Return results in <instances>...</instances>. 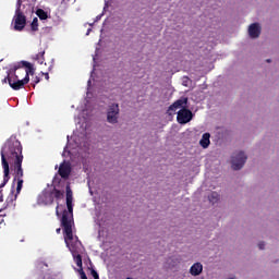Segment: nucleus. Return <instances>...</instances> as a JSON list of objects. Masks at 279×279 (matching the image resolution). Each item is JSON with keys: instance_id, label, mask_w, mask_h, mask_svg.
Here are the masks:
<instances>
[{"instance_id": "c756f323", "label": "nucleus", "mask_w": 279, "mask_h": 279, "mask_svg": "<svg viewBox=\"0 0 279 279\" xmlns=\"http://www.w3.org/2000/svg\"><path fill=\"white\" fill-rule=\"evenodd\" d=\"M41 75H45V80H49V73H47V72H46V73H43V72H41Z\"/></svg>"}, {"instance_id": "4be33fe9", "label": "nucleus", "mask_w": 279, "mask_h": 279, "mask_svg": "<svg viewBox=\"0 0 279 279\" xmlns=\"http://www.w3.org/2000/svg\"><path fill=\"white\" fill-rule=\"evenodd\" d=\"M33 32H38V17H35L31 24Z\"/></svg>"}, {"instance_id": "cd10ccee", "label": "nucleus", "mask_w": 279, "mask_h": 279, "mask_svg": "<svg viewBox=\"0 0 279 279\" xmlns=\"http://www.w3.org/2000/svg\"><path fill=\"white\" fill-rule=\"evenodd\" d=\"M44 56H45V51L39 52V53L37 54V60H40V58H43Z\"/></svg>"}, {"instance_id": "6ab92c4d", "label": "nucleus", "mask_w": 279, "mask_h": 279, "mask_svg": "<svg viewBox=\"0 0 279 279\" xmlns=\"http://www.w3.org/2000/svg\"><path fill=\"white\" fill-rule=\"evenodd\" d=\"M208 199L210 204H217L219 202V193L211 192L210 195L208 196Z\"/></svg>"}, {"instance_id": "2eb2a0df", "label": "nucleus", "mask_w": 279, "mask_h": 279, "mask_svg": "<svg viewBox=\"0 0 279 279\" xmlns=\"http://www.w3.org/2000/svg\"><path fill=\"white\" fill-rule=\"evenodd\" d=\"M36 15L38 19H40V21H47L49 19V14L43 9H37Z\"/></svg>"}, {"instance_id": "a211bd4d", "label": "nucleus", "mask_w": 279, "mask_h": 279, "mask_svg": "<svg viewBox=\"0 0 279 279\" xmlns=\"http://www.w3.org/2000/svg\"><path fill=\"white\" fill-rule=\"evenodd\" d=\"M8 182H10V175H4L3 182L0 184V202H3V193H1V190L8 184Z\"/></svg>"}, {"instance_id": "c85d7f7f", "label": "nucleus", "mask_w": 279, "mask_h": 279, "mask_svg": "<svg viewBox=\"0 0 279 279\" xmlns=\"http://www.w3.org/2000/svg\"><path fill=\"white\" fill-rule=\"evenodd\" d=\"M59 208H60V205H58L57 208H56V215H57V217H60Z\"/></svg>"}, {"instance_id": "9d476101", "label": "nucleus", "mask_w": 279, "mask_h": 279, "mask_svg": "<svg viewBox=\"0 0 279 279\" xmlns=\"http://www.w3.org/2000/svg\"><path fill=\"white\" fill-rule=\"evenodd\" d=\"M189 104V98L187 97H182L178 100H175L169 108H168V114H173L175 110H179V108H183Z\"/></svg>"}, {"instance_id": "2f4dec72", "label": "nucleus", "mask_w": 279, "mask_h": 279, "mask_svg": "<svg viewBox=\"0 0 279 279\" xmlns=\"http://www.w3.org/2000/svg\"><path fill=\"white\" fill-rule=\"evenodd\" d=\"M56 232H57V234H60V232H62V229L58 228V229L56 230Z\"/></svg>"}, {"instance_id": "f3484780", "label": "nucleus", "mask_w": 279, "mask_h": 279, "mask_svg": "<svg viewBox=\"0 0 279 279\" xmlns=\"http://www.w3.org/2000/svg\"><path fill=\"white\" fill-rule=\"evenodd\" d=\"M74 262L76 263V266L78 267V269H84L82 267V255L80 253H74L72 254Z\"/></svg>"}, {"instance_id": "b1692460", "label": "nucleus", "mask_w": 279, "mask_h": 279, "mask_svg": "<svg viewBox=\"0 0 279 279\" xmlns=\"http://www.w3.org/2000/svg\"><path fill=\"white\" fill-rule=\"evenodd\" d=\"M33 87L36 88V84H40V76L33 77Z\"/></svg>"}, {"instance_id": "0eeeda50", "label": "nucleus", "mask_w": 279, "mask_h": 279, "mask_svg": "<svg viewBox=\"0 0 279 279\" xmlns=\"http://www.w3.org/2000/svg\"><path fill=\"white\" fill-rule=\"evenodd\" d=\"M177 121L180 125H186V123H191L193 121V112L190 109L183 107L177 113Z\"/></svg>"}, {"instance_id": "6e6552de", "label": "nucleus", "mask_w": 279, "mask_h": 279, "mask_svg": "<svg viewBox=\"0 0 279 279\" xmlns=\"http://www.w3.org/2000/svg\"><path fill=\"white\" fill-rule=\"evenodd\" d=\"M108 123H118L119 121V104H112L107 111Z\"/></svg>"}, {"instance_id": "393cba45", "label": "nucleus", "mask_w": 279, "mask_h": 279, "mask_svg": "<svg viewBox=\"0 0 279 279\" xmlns=\"http://www.w3.org/2000/svg\"><path fill=\"white\" fill-rule=\"evenodd\" d=\"M39 279H56L49 272H46L44 276H41Z\"/></svg>"}, {"instance_id": "20e7f679", "label": "nucleus", "mask_w": 279, "mask_h": 279, "mask_svg": "<svg viewBox=\"0 0 279 279\" xmlns=\"http://www.w3.org/2000/svg\"><path fill=\"white\" fill-rule=\"evenodd\" d=\"M245 162H247V155H245L244 151H235L231 156V167L234 171H240V169H243Z\"/></svg>"}, {"instance_id": "ddd939ff", "label": "nucleus", "mask_w": 279, "mask_h": 279, "mask_svg": "<svg viewBox=\"0 0 279 279\" xmlns=\"http://www.w3.org/2000/svg\"><path fill=\"white\" fill-rule=\"evenodd\" d=\"M202 271H204V266L202 265V263H195L190 268L191 276H199Z\"/></svg>"}, {"instance_id": "f8f14e48", "label": "nucleus", "mask_w": 279, "mask_h": 279, "mask_svg": "<svg viewBox=\"0 0 279 279\" xmlns=\"http://www.w3.org/2000/svg\"><path fill=\"white\" fill-rule=\"evenodd\" d=\"M248 36H251V38H258V36H260V25L258 23H253L250 25Z\"/></svg>"}, {"instance_id": "39448f33", "label": "nucleus", "mask_w": 279, "mask_h": 279, "mask_svg": "<svg viewBox=\"0 0 279 279\" xmlns=\"http://www.w3.org/2000/svg\"><path fill=\"white\" fill-rule=\"evenodd\" d=\"M13 23V29L15 32H23V29H25V26L27 25V17L25 16V14H23L20 7L15 10Z\"/></svg>"}, {"instance_id": "f03ea898", "label": "nucleus", "mask_w": 279, "mask_h": 279, "mask_svg": "<svg viewBox=\"0 0 279 279\" xmlns=\"http://www.w3.org/2000/svg\"><path fill=\"white\" fill-rule=\"evenodd\" d=\"M29 74L34 75L32 63L22 61L20 64L14 65L8 72L9 86L13 90H21L25 84H29Z\"/></svg>"}, {"instance_id": "5701e85b", "label": "nucleus", "mask_w": 279, "mask_h": 279, "mask_svg": "<svg viewBox=\"0 0 279 279\" xmlns=\"http://www.w3.org/2000/svg\"><path fill=\"white\" fill-rule=\"evenodd\" d=\"M90 269V276H93L94 279H99V274L94 268Z\"/></svg>"}, {"instance_id": "dca6fc26", "label": "nucleus", "mask_w": 279, "mask_h": 279, "mask_svg": "<svg viewBox=\"0 0 279 279\" xmlns=\"http://www.w3.org/2000/svg\"><path fill=\"white\" fill-rule=\"evenodd\" d=\"M50 193H52V199H62V197H64V192L56 187L52 191H50Z\"/></svg>"}, {"instance_id": "7ed1b4c3", "label": "nucleus", "mask_w": 279, "mask_h": 279, "mask_svg": "<svg viewBox=\"0 0 279 279\" xmlns=\"http://www.w3.org/2000/svg\"><path fill=\"white\" fill-rule=\"evenodd\" d=\"M61 227L63 228V236L71 254H80L82 252V242L77 236H73V219H66V215L61 217Z\"/></svg>"}, {"instance_id": "4468645a", "label": "nucleus", "mask_w": 279, "mask_h": 279, "mask_svg": "<svg viewBox=\"0 0 279 279\" xmlns=\"http://www.w3.org/2000/svg\"><path fill=\"white\" fill-rule=\"evenodd\" d=\"M199 145L203 147V149L208 148V146L210 145V133L203 134L199 141Z\"/></svg>"}, {"instance_id": "bb28decb", "label": "nucleus", "mask_w": 279, "mask_h": 279, "mask_svg": "<svg viewBox=\"0 0 279 279\" xmlns=\"http://www.w3.org/2000/svg\"><path fill=\"white\" fill-rule=\"evenodd\" d=\"M258 247L259 250H265V242H259Z\"/></svg>"}, {"instance_id": "423d86ee", "label": "nucleus", "mask_w": 279, "mask_h": 279, "mask_svg": "<svg viewBox=\"0 0 279 279\" xmlns=\"http://www.w3.org/2000/svg\"><path fill=\"white\" fill-rule=\"evenodd\" d=\"M65 193H66L68 210L66 209L63 210L62 217H64L65 215L66 219H73V191L71 190L70 184L65 186Z\"/></svg>"}, {"instance_id": "1a4fd4ad", "label": "nucleus", "mask_w": 279, "mask_h": 279, "mask_svg": "<svg viewBox=\"0 0 279 279\" xmlns=\"http://www.w3.org/2000/svg\"><path fill=\"white\" fill-rule=\"evenodd\" d=\"M38 204H44V206H49L53 203V193L51 191H44L39 194Z\"/></svg>"}, {"instance_id": "9b49d317", "label": "nucleus", "mask_w": 279, "mask_h": 279, "mask_svg": "<svg viewBox=\"0 0 279 279\" xmlns=\"http://www.w3.org/2000/svg\"><path fill=\"white\" fill-rule=\"evenodd\" d=\"M71 161L63 160V162L60 163L58 174L59 175H71L72 171Z\"/></svg>"}, {"instance_id": "a878e982", "label": "nucleus", "mask_w": 279, "mask_h": 279, "mask_svg": "<svg viewBox=\"0 0 279 279\" xmlns=\"http://www.w3.org/2000/svg\"><path fill=\"white\" fill-rule=\"evenodd\" d=\"M10 77H12V82H16V80H20V78H19V75H16V72L11 73V74H10Z\"/></svg>"}, {"instance_id": "473e14b6", "label": "nucleus", "mask_w": 279, "mask_h": 279, "mask_svg": "<svg viewBox=\"0 0 279 279\" xmlns=\"http://www.w3.org/2000/svg\"><path fill=\"white\" fill-rule=\"evenodd\" d=\"M61 178H63V180H69V175H61Z\"/></svg>"}, {"instance_id": "72a5a7b5", "label": "nucleus", "mask_w": 279, "mask_h": 279, "mask_svg": "<svg viewBox=\"0 0 279 279\" xmlns=\"http://www.w3.org/2000/svg\"><path fill=\"white\" fill-rule=\"evenodd\" d=\"M266 62H271V59H267Z\"/></svg>"}, {"instance_id": "aec40b11", "label": "nucleus", "mask_w": 279, "mask_h": 279, "mask_svg": "<svg viewBox=\"0 0 279 279\" xmlns=\"http://www.w3.org/2000/svg\"><path fill=\"white\" fill-rule=\"evenodd\" d=\"M14 182L16 183V193H21L22 189H23V179H21V177H15L14 178Z\"/></svg>"}, {"instance_id": "f257e3e1", "label": "nucleus", "mask_w": 279, "mask_h": 279, "mask_svg": "<svg viewBox=\"0 0 279 279\" xmlns=\"http://www.w3.org/2000/svg\"><path fill=\"white\" fill-rule=\"evenodd\" d=\"M3 175H23V145L16 138V135H11L5 141L0 151Z\"/></svg>"}, {"instance_id": "7c9ffc66", "label": "nucleus", "mask_w": 279, "mask_h": 279, "mask_svg": "<svg viewBox=\"0 0 279 279\" xmlns=\"http://www.w3.org/2000/svg\"><path fill=\"white\" fill-rule=\"evenodd\" d=\"M2 84H8V76L2 80Z\"/></svg>"}, {"instance_id": "412c9836", "label": "nucleus", "mask_w": 279, "mask_h": 279, "mask_svg": "<svg viewBox=\"0 0 279 279\" xmlns=\"http://www.w3.org/2000/svg\"><path fill=\"white\" fill-rule=\"evenodd\" d=\"M16 199V194L14 192H11L10 195L7 197V204L10 205Z\"/></svg>"}]
</instances>
